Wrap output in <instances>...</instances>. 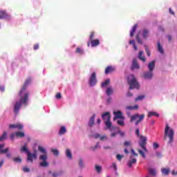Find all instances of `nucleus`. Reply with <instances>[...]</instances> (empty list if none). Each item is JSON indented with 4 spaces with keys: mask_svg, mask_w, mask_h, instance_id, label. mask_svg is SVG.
I'll return each mask as SVG.
<instances>
[{
    "mask_svg": "<svg viewBox=\"0 0 177 177\" xmlns=\"http://www.w3.org/2000/svg\"><path fill=\"white\" fill-rule=\"evenodd\" d=\"M174 135H175V132H174V129H170L169 125L168 124H166L165 129V138L167 139V136H168L169 140L168 143L171 145L174 142Z\"/></svg>",
    "mask_w": 177,
    "mask_h": 177,
    "instance_id": "obj_6",
    "label": "nucleus"
},
{
    "mask_svg": "<svg viewBox=\"0 0 177 177\" xmlns=\"http://www.w3.org/2000/svg\"><path fill=\"white\" fill-rule=\"evenodd\" d=\"M144 48H145V52L147 55V56L150 57V50H149V46H147V45L144 46Z\"/></svg>",
    "mask_w": 177,
    "mask_h": 177,
    "instance_id": "obj_39",
    "label": "nucleus"
},
{
    "mask_svg": "<svg viewBox=\"0 0 177 177\" xmlns=\"http://www.w3.org/2000/svg\"><path fill=\"white\" fill-rule=\"evenodd\" d=\"M24 172H30V169L27 167H23Z\"/></svg>",
    "mask_w": 177,
    "mask_h": 177,
    "instance_id": "obj_51",
    "label": "nucleus"
},
{
    "mask_svg": "<svg viewBox=\"0 0 177 177\" xmlns=\"http://www.w3.org/2000/svg\"><path fill=\"white\" fill-rule=\"evenodd\" d=\"M30 82H31V79L28 78L25 81L24 84L21 87V89L19 92V101L17 102L14 105V113L15 114H17V113H19V110H20L21 104L27 106V102H28V96H30V93L26 91L28 85H30Z\"/></svg>",
    "mask_w": 177,
    "mask_h": 177,
    "instance_id": "obj_1",
    "label": "nucleus"
},
{
    "mask_svg": "<svg viewBox=\"0 0 177 177\" xmlns=\"http://www.w3.org/2000/svg\"><path fill=\"white\" fill-rule=\"evenodd\" d=\"M90 44H91L92 48H95V46H98V45H100V40L99 39H93L90 41Z\"/></svg>",
    "mask_w": 177,
    "mask_h": 177,
    "instance_id": "obj_14",
    "label": "nucleus"
},
{
    "mask_svg": "<svg viewBox=\"0 0 177 177\" xmlns=\"http://www.w3.org/2000/svg\"><path fill=\"white\" fill-rule=\"evenodd\" d=\"M109 84H110V80L108 79L102 83L101 86L102 88H105V86H107V85H109Z\"/></svg>",
    "mask_w": 177,
    "mask_h": 177,
    "instance_id": "obj_33",
    "label": "nucleus"
},
{
    "mask_svg": "<svg viewBox=\"0 0 177 177\" xmlns=\"http://www.w3.org/2000/svg\"><path fill=\"white\" fill-rule=\"evenodd\" d=\"M145 99V95H138L136 99V102H139L140 100H143Z\"/></svg>",
    "mask_w": 177,
    "mask_h": 177,
    "instance_id": "obj_38",
    "label": "nucleus"
},
{
    "mask_svg": "<svg viewBox=\"0 0 177 177\" xmlns=\"http://www.w3.org/2000/svg\"><path fill=\"white\" fill-rule=\"evenodd\" d=\"M148 171L151 176H157V170L156 169L149 168Z\"/></svg>",
    "mask_w": 177,
    "mask_h": 177,
    "instance_id": "obj_18",
    "label": "nucleus"
},
{
    "mask_svg": "<svg viewBox=\"0 0 177 177\" xmlns=\"http://www.w3.org/2000/svg\"><path fill=\"white\" fill-rule=\"evenodd\" d=\"M161 172L162 174V175H165V176H167V175H169L170 170L169 168H162L161 169Z\"/></svg>",
    "mask_w": 177,
    "mask_h": 177,
    "instance_id": "obj_22",
    "label": "nucleus"
},
{
    "mask_svg": "<svg viewBox=\"0 0 177 177\" xmlns=\"http://www.w3.org/2000/svg\"><path fill=\"white\" fill-rule=\"evenodd\" d=\"M143 75L145 80H151V78H153V72H151V71L145 72Z\"/></svg>",
    "mask_w": 177,
    "mask_h": 177,
    "instance_id": "obj_13",
    "label": "nucleus"
},
{
    "mask_svg": "<svg viewBox=\"0 0 177 177\" xmlns=\"http://www.w3.org/2000/svg\"><path fill=\"white\" fill-rule=\"evenodd\" d=\"M9 151V148H6L4 149L0 150V154H6Z\"/></svg>",
    "mask_w": 177,
    "mask_h": 177,
    "instance_id": "obj_40",
    "label": "nucleus"
},
{
    "mask_svg": "<svg viewBox=\"0 0 177 177\" xmlns=\"http://www.w3.org/2000/svg\"><path fill=\"white\" fill-rule=\"evenodd\" d=\"M93 138L95 139H98V138H100V134L96 133L95 135L93 136Z\"/></svg>",
    "mask_w": 177,
    "mask_h": 177,
    "instance_id": "obj_56",
    "label": "nucleus"
},
{
    "mask_svg": "<svg viewBox=\"0 0 177 177\" xmlns=\"http://www.w3.org/2000/svg\"><path fill=\"white\" fill-rule=\"evenodd\" d=\"M114 118H113V121H115L116 120H124V115H122V112L121 111H118L113 112Z\"/></svg>",
    "mask_w": 177,
    "mask_h": 177,
    "instance_id": "obj_8",
    "label": "nucleus"
},
{
    "mask_svg": "<svg viewBox=\"0 0 177 177\" xmlns=\"http://www.w3.org/2000/svg\"><path fill=\"white\" fill-rule=\"evenodd\" d=\"M9 128L10 129H15L17 128L19 131H21V129L24 128V126L21 124H10Z\"/></svg>",
    "mask_w": 177,
    "mask_h": 177,
    "instance_id": "obj_10",
    "label": "nucleus"
},
{
    "mask_svg": "<svg viewBox=\"0 0 177 177\" xmlns=\"http://www.w3.org/2000/svg\"><path fill=\"white\" fill-rule=\"evenodd\" d=\"M21 158H13V162H21Z\"/></svg>",
    "mask_w": 177,
    "mask_h": 177,
    "instance_id": "obj_45",
    "label": "nucleus"
},
{
    "mask_svg": "<svg viewBox=\"0 0 177 177\" xmlns=\"http://www.w3.org/2000/svg\"><path fill=\"white\" fill-rule=\"evenodd\" d=\"M149 32H150V31H149V30L143 29V30H142V37H143V38H145V39H147V38H149Z\"/></svg>",
    "mask_w": 177,
    "mask_h": 177,
    "instance_id": "obj_19",
    "label": "nucleus"
},
{
    "mask_svg": "<svg viewBox=\"0 0 177 177\" xmlns=\"http://www.w3.org/2000/svg\"><path fill=\"white\" fill-rule=\"evenodd\" d=\"M138 153L143 157V158H146V155L145 154V152L140 149H138Z\"/></svg>",
    "mask_w": 177,
    "mask_h": 177,
    "instance_id": "obj_43",
    "label": "nucleus"
},
{
    "mask_svg": "<svg viewBox=\"0 0 177 177\" xmlns=\"http://www.w3.org/2000/svg\"><path fill=\"white\" fill-rule=\"evenodd\" d=\"M39 44H36L34 45V46H33L34 50H37V49H39Z\"/></svg>",
    "mask_w": 177,
    "mask_h": 177,
    "instance_id": "obj_50",
    "label": "nucleus"
},
{
    "mask_svg": "<svg viewBox=\"0 0 177 177\" xmlns=\"http://www.w3.org/2000/svg\"><path fill=\"white\" fill-rule=\"evenodd\" d=\"M156 157H158V158H160V157H162L161 153L156 152Z\"/></svg>",
    "mask_w": 177,
    "mask_h": 177,
    "instance_id": "obj_58",
    "label": "nucleus"
},
{
    "mask_svg": "<svg viewBox=\"0 0 177 177\" xmlns=\"http://www.w3.org/2000/svg\"><path fill=\"white\" fill-rule=\"evenodd\" d=\"M100 140H104V139H107V136H102L100 137Z\"/></svg>",
    "mask_w": 177,
    "mask_h": 177,
    "instance_id": "obj_57",
    "label": "nucleus"
},
{
    "mask_svg": "<svg viewBox=\"0 0 177 177\" xmlns=\"http://www.w3.org/2000/svg\"><path fill=\"white\" fill-rule=\"evenodd\" d=\"M136 28H138V24H136L130 32V37H133L135 35V32H136Z\"/></svg>",
    "mask_w": 177,
    "mask_h": 177,
    "instance_id": "obj_21",
    "label": "nucleus"
},
{
    "mask_svg": "<svg viewBox=\"0 0 177 177\" xmlns=\"http://www.w3.org/2000/svg\"><path fill=\"white\" fill-rule=\"evenodd\" d=\"M158 50L160 53H164V49L162 48V46H161L160 41H158Z\"/></svg>",
    "mask_w": 177,
    "mask_h": 177,
    "instance_id": "obj_31",
    "label": "nucleus"
},
{
    "mask_svg": "<svg viewBox=\"0 0 177 177\" xmlns=\"http://www.w3.org/2000/svg\"><path fill=\"white\" fill-rule=\"evenodd\" d=\"M153 116L160 117V115L157 112H154V111L149 112V113H148L149 118H150V117H153Z\"/></svg>",
    "mask_w": 177,
    "mask_h": 177,
    "instance_id": "obj_27",
    "label": "nucleus"
},
{
    "mask_svg": "<svg viewBox=\"0 0 177 177\" xmlns=\"http://www.w3.org/2000/svg\"><path fill=\"white\" fill-rule=\"evenodd\" d=\"M154 67H156V61H152L148 64V68L149 71L153 72V70H154Z\"/></svg>",
    "mask_w": 177,
    "mask_h": 177,
    "instance_id": "obj_16",
    "label": "nucleus"
},
{
    "mask_svg": "<svg viewBox=\"0 0 177 177\" xmlns=\"http://www.w3.org/2000/svg\"><path fill=\"white\" fill-rule=\"evenodd\" d=\"M76 53H78L79 55H84V50L78 47L76 48Z\"/></svg>",
    "mask_w": 177,
    "mask_h": 177,
    "instance_id": "obj_37",
    "label": "nucleus"
},
{
    "mask_svg": "<svg viewBox=\"0 0 177 177\" xmlns=\"http://www.w3.org/2000/svg\"><path fill=\"white\" fill-rule=\"evenodd\" d=\"M136 40L138 44H143V42L142 41V39H140V37L139 36V35H136Z\"/></svg>",
    "mask_w": 177,
    "mask_h": 177,
    "instance_id": "obj_44",
    "label": "nucleus"
},
{
    "mask_svg": "<svg viewBox=\"0 0 177 177\" xmlns=\"http://www.w3.org/2000/svg\"><path fill=\"white\" fill-rule=\"evenodd\" d=\"M97 149H100V145H99V142H97L95 146L91 147V149L93 151H95V150H97Z\"/></svg>",
    "mask_w": 177,
    "mask_h": 177,
    "instance_id": "obj_36",
    "label": "nucleus"
},
{
    "mask_svg": "<svg viewBox=\"0 0 177 177\" xmlns=\"http://www.w3.org/2000/svg\"><path fill=\"white\" fill-rule=\"evenodd\" d=\"M115 71V68L111 66H109L105 68V74L107 75V74H110V73H114Z\"/></svg>",
    "mask_w": 177,
    "mask_h": 177,
    "instance_id": "obj_15",
    "label": "nucleus"
},
{
    "mask_svg": "<svg viewBox=\"0 0 177 177\" xmlns=\"http://www.w3.org/2000/svg\"><path fill=\"white\" fill-rule=\"evenodd\" d=\"M55 97L56 99H62V94L60 93H57Z\"/></svg>",
    "mask_w": 177,
    "mask_h": 177,
    "instance_id": "obj_52",
    "label": "nucleus"
},
{
    "mask_svg": "<svg viewBox=\"0 0 177 177\" xmlns=\"http://www.w3.org/2000/svg\"><path fill=\"white\" fill-rule=\"evenodd\" d=\"M94 37H95V33L93 32H91L89 37L90 41L93 40Z\"/></svg>",
    "mask_w": 177,
    "mask_h": 177,
    "instance_id": "obj_47",
    "label": "nucleus"
},
{
    "mask_svg": "<svg viewBox=\"0 0 177 177\" xmlns=\"http://www.w3.org/2000/svg\"><path fill=\"white\" fill-rule=\"evenodd\" d=\"M127 82L129 85V89H139V83L136 80L135 75H130L127 77Z\"/></svg>",
    "mask_w": 177,
    "mask_h": 177,
    "instance_id": "obj_5",
    "label": "nucleus"
},
{
    "mask_svg": "<svg viewBox=\"0 0 177 177\" xmlns=\"http://www.w3.org/2000/svg\"><path fill=\"white\" fill-rule=\"evenodd\" d=\"M127 115L128 117H130V122H133V121H136L135 125L136 127H138V125H139V124H140L142 121L145 120V114L139 115L138 113H136L131 116V113H127Z\"/></svg>",
    "mask_w": 177,
    "mask_h": 177,
    "instance_id": "obj_3",
    "label": "nucleus"
},
{
    "mask_svg": "<svg viewBox=\"0 0 177 177\" xmlns=\"http://www.w3.org/2000/svg\"><path fill=\"white\" fill-rule=\"evenodd\" d=\"M117 123L118 125H120V127H124V125H125L124 120H118Z\"/></svg>",
    "mask_w": 177,
    "mask_h": 177,
    "instance_id": "obj_46",
    "label": "nucleus"
},
{
    "mask_svg": "<svg viewBox=\"0 0 177 177\" xmlns=\"http://www.w3.org/2000/svg\"><path fill=\"white\" fill-rule=\"evenodd\" d=\"M139 68H140V66H139V64H138V60H136V59H133L131 65V70H139Z\"/></svg>",
    "mask_w": 177,
    "mask_h": 177,
    "instance_id": "obj_11",
    "label": "nucleus"
},
{
    "mask_svg": "<svg viewBox=\"0 0 177 177\" xmlns=\"http://www.w3.org/2000/svg\"><path fill=\"white\" fill-rule=\"evenodd\" d=\"M106 95L110 96V95H113V88L111 87H108L106 88Z\"/></svg>",
    "mask_w": 177,
    "mask_h": 177,
    "instance_id": "obj_35",
    "label": "nucleus"
},
{
    "mask_svg": "<svg viewBox=\"0 0 177 177\" xmlns=\"http://www.w3.org/2000/svg\"><path fill=\"white\" fill-rule=\"evenodd\" d=\"M7 135H8V133H6V131H4L3 133V135L1 136V137H3V138H4V139H6Z\"/></svg>",
    "mask_w": 177,
    "mask_h": 177,
    "instance_id": "obj_54",
    "label": "nucleus"
},
{
    "mask_svg": "<svg viewBox=\"0 0 177 177\" xmlns=\"http://www.w3.org/2000/svg\"><path fill=\"white\" fill-rule=\"evenodd\" d=\"M169 12L171 13V15H175V12H174V10H172L171 8H169Z\"/></svg>",
    "mask_w": 177,
    "mask_h": 177,
    "instance_id": "obj_63",
    "label": "nucleus"
},
{
    "mask_svg": "<svg viewBox=\"0 0 177 177\" xmlns=\"http://www.w3.org/2000/svg\"><path fill=\"white\" fill-rule=\"evenodd\" d=\"M79 166L80 168H84L85 166L84 165V161L82 160V158H80L79 160Z\"/></svg>",
    "mask_w": 177,
    "mask_h": 177,
    "instance_id": "obj_41",
    "label": "nucleus"
},
{
    "mask_svg": "<svg viewBox=\"0 0 177 177\" xmlns=\"http://www.w3.org/2000/svg\"><path fill=\"white\" fill-rule=\"evenodd\" d=\"M118 133H120V135L121 136H124V135H125V133H124V132H122V131H118Z\"/></svg>",
    "mask_w": 177,
    "mask_h": 177,
    "instance_id": "obj_59",
    "label": "nucleus"
},
{
    "mask_svg": "<svg viewBox=\"0 0 177 177\" xmlns=\"http://www.w3.org/2000/svg\"><path fill=\"white\" fill-rule=\"evenodd\" d=\"M136 161H137L136 158H133V159H131V160H129L128 161V163H127L128 167H129V168H131V167H132L133 165L136 164Z\"/></svg>",
    "mask_w": 177,
    "mask_h": 177,
    "instance_id": "obj_20",
    "label": "nucleus"
},
{
    "mask_svg": "<svg viewBox=\"0 0 177 177\" xmlns=\"http://www.w3.org/2000/svg\"><path fill=\"white\" fill-rule=\"evenodd\" d=\"M66 157H68V158H69V160H71V158H73V155H72L71 151H70V149H66Z\"/></svg>",
    "mask_w": 177,
    "mask_h": 177,
    "instance_id": "obj_29",
    "label": "nucleus"
},
{
    "mask_svg": "<svg viewBox=\"0 0 177 177\" xmlns=\"http://www.w3.org/2000/svg\"><path fill=\"white\" fill-rule=\"evenodd\" d=\"M153 149H154L155 150L157 149H158V147H160V145H159L158 143H157V142H153Z\"/></svg>",
    "mask_w": 177,
    "mask_h": 177,
    "instance_id": "obj_49",
    "label": "nucleus"
},
{
    "mask_svg": "<svg viewBox=\"0 0 177 177\" xmlns=\"http://www.w3.org/2000/svg\"><path fill=\"white\" fill-rule=\"evenodd\" d=\"M127 110H138L139 106L138 105H135L134 106H126Z\"/></svg>",
    "mask_w": 177,
    "mask_h": 177,
    "instance_id": "obj_32",
    "label": "nucleus"
},
{
    "mask_svg": "<svg viewBox=\"0 0 177 177\" xmlns=\"http://www.w3.org/2000/svg\"><path fill=\"white\" fill-rule=\"evenodd\" d=\"M124 146H131V142H129V141L124 142Z\"/></svg>",
    "mask_w": 177,
    "mask_h": 177,
    "instance_id": "obj_53",
    "label": "nucleus"
},
{
    "mask_svg": "<svg viewBox=\"0 0 177 177\" xmlns=\"http://www.w3.org/2000/svg\"><path fill=\"white\" fill-rule=\"evenodd\" d=\"M8 13H6V12L5 11H0V17H1V19H6V17H8Z\"/></svg>",
    "mask_w": 177,
    "mask_h": 177,
    "instance_id": "obj_30",
    "label": "nucleus"
},
{
    "mask_svg": "<svg viewBox=\"0 0 177 177\" xmlns=\"http://www.w3.org/2000/svg\"><path fill=\"white\" fill-rule=\"evenodd\" d=\"M21 151H24V153H26V154H28V153H30L28 151V148H27V144H24V145L21 149Z\"/></svg>",
    "mask_w": 177,
    "mask_h": 177,
    "instance_id": "obj_28",
    "label": "nucleus"
},
{
    "mask_svg": "<svg viewBox=\"0 0 177 177\" xmlns=\"http://www.w3.org/2000/svg\"><path fill=\"white\" fill-rule=\"evenodd\" d=\"M113 168L115 169V171H117V165L115 163H113Z\"/></svg>",
    "mask_w": 177,
    "mask_h": 177,
    "instance_id": "obj_61",
    "label": "nucleus"
},
{
    "mask_svg": "<svg viewBox=\"0 0 177 177\" xmlns=\"http://www.w3.org/2000/svg\"><path fill=\"white\" fill-rule=\"evenodd\" d=\"M138 59H140V60H142V62H143L144 63H145V62H146V58L145 57H143V51L139 52Z\"/></svg>",
    "mask_w": 177,
    "mask_h": 177,
    "instance_id": "obj_26",
    "label": "nucleus"
},
{
    "mask_svg": "<svg viewBox=\"0 0 177 177\" xmlns=\"http://www.w3.org/2000/svg\"><path fill=\"white\" fill-rule=\"evenodd\" d=\"M102 118L103 121L106 122V121H110V120H111V115H110V113L109 112H105L102 114Z\"/></svg>",
    "mask_w": 177,
    "mask_h": 177,
    "instance_id": "obj_12",
    "label": "nucleus"
},
{
    "mask_svg": "<svg viewBox=\"0 0 177 177\" xmlns=\"http://www.w3.org/2000/svg\"><path fill=\"white\" fill-rule=\"evenodd\" d=\"M136 135L138 136V138H140L141 142L139 143L140 147L142 150L145 151V153H147L149 151L147 150V148H146V145H147V138L143 136H140V131H139V129H137L136 130Z\"/></svg>",
    "mask_w": 177,
    "mask_h": 177,
    "instance_id": "obj_4",
    "label": "nucleus"
},
{
    "mask_svg": "<svg viewBox=\"0 0 177 177\" xmlns=\"http://www.w3.org/2000/svg\"><path fill=\"white\" fill-rule=\"evenodd\" d=\"M38 150L39 151H41V153H43V155L39 156V160L41 161L39 162V165L42 168H48V167H49V163L48 162V153L46 152V150L41 146L38 147Z\"/></svg>",
    "mask_w": 177,
    "mask_h": 177,
    "instance_id": "obj_2",
    "label": "nucleus"
},
{
    "mask_svg": "<svg viewBox=\"0 0 177 177\" xmlns=\"http://www.w3.org/2000/svg\"><path fill=\"white\" fill-rule=\"evenodd\" d=\"M104 124L107 129H110L111 131H113V128L111 127L112 124H111V122H110V120L105 121Z\"/></svg>",
    "mask_w": 177,
    "mask_h": 177,
    "instance_id": "obj_25",
    "label": "nucleus"
},
{
    "mask_svg": "<svg viewBox=\"0 0 177 177\" xmlns=\"http://www.w3.org/2000/svg\"><path fill=\"white\" fill-rule=\"evenodd\" d=\"M117 133H118V132H117V133H112L111 134V138H115V136H117Z\"/></svg>",
    "mask_w": 177,
    "mask_h": 177,
    "instance_id": "obj_60",
    "label": "nucleus"
},
{
    "mask_svg": "<svg viewBox=\"0 0 177 177\" xmlns=\"http://www.w3.org/2000/svg\"><path fill=\"white\" fill-rule=\"evenodd\" d=\"M53 177H57V176H59V174H57V173H53Z\"/></svg>",
    "mask_w": 177,
    "mask_h": 177,
    "instance_id": "obj_64",
    "label": "nucleus"
},
{
    "mask_svg": "<svg viewBox=\"0 0 177 177\" xmlns=\"http://www.w3.org/2000/svg\"><path fill=\"white\" fill-rule=\"evenodd\" d=\"M51 151H52V153H53V154L56 157H57V156H59V151L57 149H51Z\"/></svg>",
    "mask_w": 177,
    "mask_h": 177,
    "instance_id": "obj_42",
    "label": "nucleus"
},
{
    "mask_svg": "<svg viewBox=\"0 0 177 177\" xmlns=\"http://www.w3.org/2000/svg\"><path fill=\"white\" fill-rule=\"evenodd\" d=\"M96 82H97V80H96V73L94 72L90 76L88 84L90 86H95L96 85Z\"/></svg>",
    "mask_w": 177,
    "mask_h": 177,
    "instance_id": "obj_7",
    "label": "nucleus"
},
{
    "mask_svg": "<svg viewBox=\"0 0 177 177\" xmlns=\"http://www.w3.org/2000/svg\"><path fill=\"white\" fill-rule=\"evenodd\" d=\"M34 160H37V153H32L31 152H28L27 161L33 162Z\"/></svg>",
    "mask_w": 177,
    "mask_h": 177,
    "instance_id": "obj_9",
    "label": "nucleus"
},
{
    "mask_svg": "<svg viewBox=\"0 0 177 177\" xmlns=\"http://www.w3.org/2000/svg\"><path fill=\"white\" fill-rule=\"evenodd\" d=\"M67 132V129H66V127L62 126L59 131V135H64Z\"/></svg>",
    "mask_w": 177,
    "mask_h": 177,
    "instance_id": "obj_23",
    "label": "nucleus"
},
{
    "mask_svg": "<svg viewBox=\"0 0 177 177\" xmlns=\"http://www.w3.org/2000/svg\"><path fill=\"white\" fill-rule=\"evenodd\" d=\"M15 135L17 138H24L26 136V134L23 131L15 132Z\"/></svg>",
    "mask_w": 177,
    "mask_h": 177,
    "instance_id": "obj_24",
    "label": "nucleus"
},
{
    "mask_svg": "<svg viewBox=\"0 0 177 177\" xmlns=\"http://www.w3.org/2000/svg\"><path fill=\"white\" fill-rule=\"evenodd\" d=\"M96 117V115L95 114H93L92 115V117L90 118V120L88 122V127H90V128H92V127H93V124H95V118Z\"/></svg>",
    "mask_w": 177,
    "mask_h": 177,
    "instance_id": "obj_17",
    "label": "nucleus"
},
{
    "mask_svg": "<svg viewBox=\"0 0 177 177\" xmlns=\"http://www.w3.org/2000/svg\"><path fill=\"white\" fill-rule=\"evenodd\" d=\"M124 157V156H122V155H120V154H118L117 156H116V158H117V160H118V161H121V160H122V158Z\"/></svg>",
    "mask_w": 177,
    "mask_h": 177,
    "instance_id": "obj_48",
    "label": "nucleus"
},
{
    "mask_svg": "<svg viewBox=\"0 0 177 177\" xmlns=\"http://www.w3.org/2000/svg\"><path fill=\"white\" fill-rule=\"evenodd\" d=\"M129 44H130V45H133V46L136 44L134 40H130Z\"/></svg>",
    "mask_w": 177,
    "mask_h": 177,
    "instance_id": "obj_62",
    "label": "nucleus"
},
{
    "mask_svg": "<svg viewBox=\"0 0 177 177\" xmlns=\"http://www.w3.org/2000/svg\"><path fill=\"white\" fill-rule=\"evenodd\" d=\"M131 150L132 154H133V156H135L136 157H138V153H136L135 152V150H133V149H131Z\"/></svg>",
    "mask_w": 177,
    "mask_h": 177,
    "instance_id": "obj_55",
    "label": "nucleus"
},
{
    "mask_svg": "<svg viewBox=\"0 0 177 177\" xmlns=\"http://www.w3.org/2000/svg\"><path fill=\"white\" fill-rule=\"evenodd\" d=\"M95 171H96V172H97V174H100V172H102V166H100L99 165H95Z\"/></svg>",
    "mask_w": 177,
    "mask_h": 177,
    "instance_id": "obj_34",
    "label": "nucleus"
}]
</instances>
